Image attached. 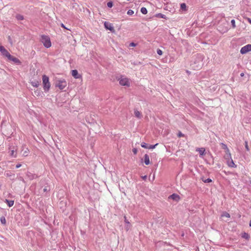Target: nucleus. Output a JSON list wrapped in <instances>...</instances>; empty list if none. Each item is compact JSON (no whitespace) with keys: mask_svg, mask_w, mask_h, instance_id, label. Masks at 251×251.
<instances>
[{"mask_svg":"<svg viewBox=\"0 0 251 251\" xmlns=\"http://www.w3.org/2000/svg\"><path fill=\"white\" fill-rule=\"evenodd\" d=\"M180 8L183 11H186V5L185 3H182L180 4Z\"/></svg>","mask_w":251,"mask_h":251,"instance_id":"nucleus-19","label":"nucleus"},{"mask_svg":"<svg viewBox=\"0 0 251 251\" xmlns=\"http://www.w3.org/2000/svg\"><path fill=\"white\" fill-rule=\"evenodd\" d=\"M222 146H223V148L225 150H226L227 149H228V148L227 147L226 145L224 144H222Z\"/></svg>","mask_w":251,"mask_h":251,"instance_id":"nucleus-39","label":"nucleus"},{"mask_svg":"<svg viewBox=\"0 0 251 251\" xmlns=\"http://www.w3.org/2000/svg\"><path fill=\"white\" fill-rule=\"evenodd\" d=\"M67 82L64 79H60L56 82L55 86L58 87L60 90H63L67 86Z\"/></svg>","mask_w":251,"mask_h":251,"instance_id":"nucleus-4","label":"nucleus"},{"mask_svg":"<svg viewBox=\"0 0 251 251\" xmlns=\"http://www.w3.org/2000/svg\"><path fill=\"white\" fill-rule=\"evenodd\" d=\"M0 52L3 56L7 57V58L10 57L11 55L4 47L2 46H0Z\"/></svg>","mask_w":251,"mask_h":251,"instance_id":"nucleus-7","label":"nucleus"},{"mask_svg":"<svg viewBox=\"0 0 251 251\" xmlns=\"http://www.w3.org/2000/svg\"><path fill=\"white\" fill-rule=\"evenodd\" d=\"M127 14L128 15H132L134 14V11L132 10L129 9L127 11Z\"/></svg>","mask_w":251,"mask_h":251,"instance_id":"nucleus-29","label":"nucleus"},{"mask_svg":"<svg viewBox=\"0 0 251 251\" xmlns=\"http://www.w3.org/2000/svg\"><path fill=\"white\" fill-rule=\"evenodd\" d=\"M180 199V197L178 195L174 194V201H178Z\"/></svg>","mask_w":251,"mask_h":251,"instance_id":"nucleus-24","label":"nucleus"},{"mask_svg":"<svg viewBox=\"0 0 251 251\" xmlns=\"http://www.w3.org/2000/svg\"><path fill=\"white\" fill-rule=\"evenodd\" d=\"M141 146L142 148H144L145 149L149 148V145L147 144L144 143V142L141 143Z\"/></svg>","mask_w":251,"mask_h":251,"instance_id":"nucleus-22","label":"nucleus"},{"mask_svg":"<svg viewBox=\"0 0 251 251\" xmlns=\"http://www.w3.org/2000/svg\"><path fill=\"white\" fill-rule=\"evenodd\" d=\"M245 148L247 151L249 150L248 142L247 141L245 142Z\"/></svg>","mask_w":251,"mask_h":251,"instance_id":"nucleus-36","label":"nucleus"},{"mask_svg":"<svg viewBox=\"0 0 251 251\" xmlns=\"http://www.w3.org/2000/svg\"><path fill=\"white\" fill-rule=\"evenodd\" d=\"M173 194L172 195H171L170 196H169L168 197V199H173Z\"/></svg>","mask_w":251,"mask_h":251,"instance_id":"nucleus-44","label":"nucleus"},{"mask_svg":"<svg viewBox=\"0 0 251 251\" xmlns=\"http://www.w3.org/2000/svg\"><path fill=\"white\" fill-rule=\"evenodd\" d=\"M61 26L62 27H63V28H64L65 29L69 30L68 28L66 27V26L64 25L63 24H61Z\"/></svg>","mask_w":251,"mask_h":251,"instance_id":"nucleus-41","label":"nucleus"},{"mask_svg":"<svg viewBox=\"0 0 251 251\" xmlns=\"http://www.w3.org/2000/svg\"><path fill=\"white\" fill-rule=\"evenodd\" d=\"M21 166H22V165L21 164H18L16 165V168H19Z\"/></svg>","mask_w":251,"mask_h":251,"instance_id":"nucleus-43","label":"nucleus"},{"mask_svg":"<svg viewBox=\"0 0 251 251\" xmlns=\"http://www.w3.org/2000/svg\"><path fill=\"white\" fill-rule=\"evenodd\" d=\"M225 158L226 160V164L229 167L236 168L237 167L231 158V155H230V158L227 156H225Z\"/></svg>","mask_w":251,"mask_h":251,"instance_id":"nucleus-5","label":"nucleus"},{"mask_svg":"<svg viewBox=\"0 0 251 251\" xmlns=\"http://www.w3.org/2000/svg\"><path fill=\"white\" fill-rule=\"evenodd\" d=\"M249 51H251V44H248L243 47L240 50V52L242 54H246Z\"/></svg>","mask_w":251,"mask_h":251,"instance_id":"nucleus-6","label":"nucleus"},{"mask_svg":"<svg viewBox=\"0 0 251 251\" xmlns=\"http://www.w3.org/2000/svg\"><path fill=\"white\" fill-rule=\"evenodd\" d=\"M249 225H250V226L251 227V220L250 222V224Z\"/></svg>","mask_w":251,"mask_h":251,"instance_id":"nucleus-50","label":"nucleus"},{"mask_svg":"<svg viewBox=\"0 0 251 251\" xmlns=\"http://www.w3.org/2000/svg\"><path fill=\"white\" fill-rule=\"evenodd\" d=\"M219 31H220V32H222V33H225V32H227V28H226V29H225V30L219 29Z\"/></svg>","mask_w":251,"mask_h":251,"instance_id":"nucleus-40","label":"nucleus"},{"mask_svg":"<svg viewBox=\"0 0 251 251\" xmlns=\"http://www.w3.org/2000/svg\"><path fill=\"white\" fill-rule=\"evenodd\" d=\"M158 17H160V18H165V15L162 14H159L158 15Z\"/></svg>","mask_w":251,"mask_h":251,"instance_id":"nucleus-35","label":"nucleus"},{"mask_svg":"<svg viewBox=\"0 0 251 251\" xmlns=\"http://www.w3.org/2000/svg\"><path fill=\"white\" fill-rule=\"evenodd\" d=\"M34 93H35V94H36L37 95H38V94H39V92H37V91H35V92H34Z\"/></svg>","mask_w":251,"mask_h":251,"instance_id":"nucleus-48","label":"nucleus"},{"mask_svg":"<svg viewBox=\"0 0 251 251\" xmlns=\"http://www.w3.org/2000/svg\"><path fill=\"white\" fill-rule=\"evenodd\" d=\"M0 222L3 225H5L6 224V220L5 218L4 217H1L0 218Z\"/></svg>","mask_w":251,"mask_h":251,"instance_id":"nucleus-25","label":"nucleus"},{"mask_svg":"<svg viewBox=\"0 0 251 251\" xmlns=\"http://www.w3.org/2000/svg\"><path fill=\"white\" fill-rule=\"evenodd\" d=\"M144 162L146 165H149L150 163L149 156L147 154L144 155Z\"/></svg>","mask_w":251,"mask_h":251,"instance_id":"nucleus-12","label":"nucleus"},{"mask_svg":"<svg viewBox=\"0 0 251 251\" xmlns=\"http://www.w3.org/2000/svg\"><path fill=\"white\" fill-rule=\"evenodd\" d=\"M16 18L18 20H23L24 19V16L20 14H17Z\"/></svg>","mask_w":251,"mask_h":251,"instance_id":"nucleus-20","label":"nucleus"},{"mask_svg":"<svg viewBox=\"0 0 251 251\" xmlns=\"http://www.w3.org/2000/svg\"><path fill=\"white\" fill-rule=\"evenodd\" d=\"M107 5L108 7L111 8L113 5V2L112 1H109L107 2Z\"/></svg>","mask_w":251,"mask_h":251,"instance_id":"nucleus-30","label":"nucleus"},{"mask_svg":"<svg viewBox=\"0 0 251 251\" xmlns=\"http://www.w3.org/2000/svg\"><path fill=\"white\" fill-rule=\"evenodd\" d=\"M118 80L119 81V83L121 85L127 87L130 86V83L129 79L124 76H121V77L118 79Z\"/></svg>","mask_w":251,"mask_h":251,"instance_id":"nucleus-3","label":"nucleus"},{"mask_svg":"<svg viewBox=\"0 0 251 251\" xmlns=\"http://www.w3.org/2000/svg\"><path fill=\"white\" fill-rule=\"evenodd\" d=\"M42 80L44 91L45 92L49 91L50 87L49 77L46 75H43L42 76Z\"/></svg>","mask_w":251,"mask_h":251,"instance_id":"nucleus-2","label":"nucleus"},{"mask_svg":"<svg viewBox=\"0 0 251 251\" xmlns=\"http://www.w3.org/2000/svg\"><path fill=\"white\" fill-rule=\"evenodd\" d=\"M222 217L230 218V215L226 212H224L221 215Z\"/></svg>","mask_w":251,"mask_h":251,"instance_id":"nucleus-18","label":"nucleus"},{"mask_svg":"<svg viewBox=\"0 0 251 251\" xmlns=\"http://www.w3.org/2000/svg\"><path fill=\"white\" fill-rule=\"evenodd\" d=\"M131 225L129 224V225L127 224V225L126 226L125 228L126 231H128L129 229L130 228Z\"/></svg>","mask_w":251,"mask_h":251,"instance_id":"nucleus-33","label":"nucleus"},{"mask_svg":"<svg viewBox=\"0 0 251 251\" xmlns=\"http://www.w3.org/2000/svg\"><path fill=\"white\" fill-rule=\"evenodd\" d=\"M241 76H243V75H244V74H241Z\"/></svg>","mask_w":251,"mask_h":251,"instance_id":"nucleus-51","label":"nucleus"},{"mask_svg":"<svg viewBox=\"0 0 251 251\" xmlns=\"http://www.w3.org/2000/svg\"><path fill=\"white\" fill-rule=\"evenodd\" d=\"M22 155L24 156H27L29 152V150L25 146H22Z\"/></svg>","mask_w":251,"mask_h":251,"instance_id":"nucleus-10","label":"nucleus"},{"mask_svg":"<svg viewBox=\"0 0 251 251\" xmlns=\"http://www.w3.org/2000/svg\"><path fill=\"white\" fill-rule=\"evenodd\" d=\"M247 20L248 21V22L251 24V19L250 18H248L247 19Z\"/></svg>","mask_w":251,"mask_h":251,"instance_id":"nucleus-45","label":"nucleus"},{"mask_svg":"<svg viewBox=\"0 0 251 251\" xmlns=\"http://www.w3.org/2000/svg\"><path fill=\"white\" fill-rule=\"evenodd\" d=\"M31 84L35 87H38L39 85V82L37 80H34L30 82Z\"/></svg>","mask_w":251,"mask_h":251,"instance_id":"nucleus-15","label":"nucleus"},{"mask_svg":"<svg viewBox=\"0 0 251 251\" xmlns=\"http://www.w3.org/2000/svg\"><path fill=\"white\" fill-rule=\"evenodd\" d=\"M48 190L47 188L46 187H45L44 189V192H46Z\"/></svg>","mask_w":251,"mask_h":251,"instance_id":"nucleus-47","label":"nucleus"},{"mask_svg":"<svg viewBox=\"0 0 251 251\" xmlns=\"http://www.w3.org/2000/svg\"><path fill=\"white\" fill-rule=\"evenodd\" d=\"M202 180L204 182V183H210V182H211L212 181V180L210 179V178H207V179H203V178H202Z\"/></svg>","mask_w":251,"mask_h":251,"instance_id":"nucleus-26","label":"nucleus"},{"mask_svg":"<svg viewBox=\"0 0 251 251\" xmlns=\"http://www.w3.org/2000/svg\"><path fill=\"white\" fill-rule=\"evenodd\" d=\"M10 155L14 157H16V154L15 153V151L14 150H11L10 151Z\"/></svg>","mask_w":251,"mask_h":251,"instance_id":"nucleus-27","label":"nucleus"},{"mask_svg":"<svg viewBox=\"0 0 251 251\" xmlns=\"http://www.w3.org/2000/svg\"><path fill=\"white\" fill-rule=\"evenodd\" d=\"M141 12L143 14H146L148 12V11L146 8L143 7L141 8Z\"/></svg>","mask_w":251,"mask_h":251,"instance_id":"nucleus-21","label":"nucleus"},{"mask_svg":"<svg viewBox=\"0 0 251 251\" xmlns=\"http://www.w3.org/2000/svg\"><path fill=\"white\" fill-rule=\"evenodd\" d=\"M8 59L9 60L12 61L16 64H20L21 63V61H20V60L18 58H17L13 56H12L11 55H10V57H9L8 58Z\"/></svg>","mask_w":251,"mask_h":251,"instance_id":"nucleus-9","label":"nucleus"},{"mask_svg":"<svg viewBox=\"0 0 251 251\" xmlns=\"http://www.w3.org/2000/svg\"><path fill=\"white\" fill-rule=\"evenodd\" d=\"M131 47H134L136 46V44L134 43H131L129 45Z\"/></svg>","mask_w":251,"mask_h":251,"instance_id":"nucleus-42","label":"nucleus"},{"mask_svg":"<svg viewBox=\"0 0 251 251\" xmlns=\"http://www.w3.org/2000/svg\"><path fill=\"white\" fill-rule=\"evenodd\" d=\"M196 151L199 152L200 155H202L204 154L205 150L204 148H201L197 149Z\"/></svg>","mask_w":251,"mask_h":251,"instance_id":"nucleus-13","label":"nucleus"},{"mask_svg":"<svg viewBox=\"0 0 251 251\" xmlns=\"http://www.w3.org/2000/svg\"><path fill=\"white\" fill-rule=\"evenodd\" d=\"M158 145V144H156L154 145H149V149H153L155 148V147Z\"/></svg>","mask_w":251,"mask_h":251,"instance_id":"nucleus-31","label":"nucleus"},{"mask_svg":"<svg viewBox=\"0 0 251 251\" xmlns=\"http://www.w3.org/2000/svg\"><path fill=\"white\" fill-rule=\"evenodd\" d=\"M72 75L75 78H79L80 76L76 70H73L72 71Z\"/></svg>","mask_w":251,"mask_h":251,"instance_id":"nucleus-11","label":"nucleus"},{"mask_svg":"<svg viewBox=\"0 0 251 251\" xmlns=\"http://www.w3.org/2000/svg\"><path fill=\"white\" fill-rule=\"evenodd\" d=\"M142 178L143 179L145 180L147 178V176H142Z\"/></svg>","mask_w":251,"mask_h":251,"instance_id":"nucleus-46","label":"nucleus"},{"mask_svg":"<svg viewBox=\"0 0 251 251\" xmlns=\"http://www.w3.org/2000/svg\"><path fill=\"white\" fill-rule=\"evenodd\" d=\"M231 23L232 25V26L233 28H235L236 27L235 21L234 20H232L231 21Z\"/></svg>","mask_w":251,"mask_h":251,"instance_id":"nucleus-28","label":"nucleus"},{"mask_svg":"<svg viewBox=\"0 0 251 251\" xmlns=\"http://www.w3.org/2000/svg\"><path fill=\"white\" fill-rule=\"evenodd\" d=\"M157 53L158 54L161 55L162 54V51L161 50H160V49H157Z\"/></svg>","mask_w":251,"mask_h":251,"instance_id":"nucleus-32","label":"nucleus"},{"mask_svg":"<svg viewBox=\"0 0 251 251\" xmlns=\"http://www.w3.org/2000/svg\"><path fill=\"white\" fill-rule=\"evenodd\" d=\"M177 135L178 137H183L184 136V135L182 134L181 132H179Z\"/></svg>","mask_w":251,"mask_h":251,"instance_id":"nucleus-37","label":"nucleus"},{"mask_svg":"<svg viewBox=\"0 0 251 251\" xmlns=\"http://www.w3.org/2000/svg\"><path fill=\"white\" fill-rule=\"evenodd\" d=\"M104 27L106 29L109 30L111 32H114L115 30L112 25L108 22H105L104 24Z\"/></svg>","mask_w":251,"mask_h":251,"instance_id":"nucleus-8","label":"nucleus"},{"mask_svg":"<svg viewBox=\"0 0 251 251\" xmlns=\"http://www.w3.org/2000/svg\"><path fill=\"white\" fill-rule=\"evenodd\" d=\"M5 202L7 204V205L9 207L12 206L14 204V201H12V200H8L6 199Z\"/></svg>","mask_w":251,"mask_h":251,"instance_id":"nucleus-17","label":"nucleus"},{"mask_svg":"<svg viewBox=\"0 0 251 251\" xmlns=\"http://www.w3.org/2000/svg\"><path fill=\"white\" fill-rule=\"evenodd\" d=\"M241 236L242 238H245L247 240H249L250 238L249 234L246 232L242 233L241 234Z\"/></svg>","mask_w":251,"mask_h":251,"instance_id":"nucleus-16","label":"nucleus"},{"mask_svg":"<svg viewBox=\"0 0 251 251\" xmlns=\"http://www.w3.org/2000/svg\"><path fill=\"white\" fill-rule=\"evenodd\" d=\"M34 93H35V94H36L37 95H38V94H39V92H37V91H35V92H34Z\"/></svg>","mask_w":251,"mask_h":251,"instance_id":"nucleus-49","label":"nucleus"},{"mask_svg":"<svg viewBox=\"0 0 251 251\" xmlns=\"http://www.w3.org/2000/svg\"><path fill=\"white\" fill-rule=\"evenodd\" d=\"M134 115L138 119H141L142 117L141 113L136 109L134 110Z\"/></svg>","mask_w":251,"mask_h":251,"instance_id":"nucleus-14","label":"nucleus"},{"mask_svg":"<svg viewBox=\"0 0 251 251\" xmlns=\"http://www.w3.org/2000/svg\"><path fill=\"white\" fill-rule=\"evenodd\" d=\"M226 155L225 156H227L230 158L231 153L230 152L229 150L228 149H227L226 151Z\"/></svg>","mask_w":251,"mask_h":251,"instance_id":"nucleus-23","label":"nucleus"},{"mask_svg":"<svg viewBox=\"0 0 251 251\" xmlns=\"http://www.w3.org/2000/svg\"><path fill=\"white\" fill-rule=\"evenodd\" d=\"M124 219H125V223L126 224H128L129 225V222L126 219V216H124Z\"/></svg>","mask_w":251,"mask_h":251,"instance_id":"nucleus-34","label":"nucleus"},{"mask_svg":"<svg viewBox=\"0 0 251 251\" xmlns=\"http://www.w3.org/2000/svg\"><path fill=\"white\" fill-rule=\"evenodd\" d=\"M132 151L134 154H136L137 152V150L136 148H134L132 150Z\"/></svg>","mask_w":251,"mask_h":251,"instance_id":"nucleus-38","label":"nucleus"},{"mask_svg":"<svg viewBox=\"0 0 251 251\" xmlns=\"http://www.w3.org/2000/svg\"><path fill=\"white\" fill-rule=\"evenodd\" d=\"M40 41L47 48H49L51 46L50 38L48 36L45 35H41Z\"/></svg>","mask_w":251,"mask_h":251,"instance_id":"nucleus-1","label":"nucleus"}]
</instances>
